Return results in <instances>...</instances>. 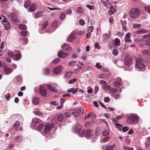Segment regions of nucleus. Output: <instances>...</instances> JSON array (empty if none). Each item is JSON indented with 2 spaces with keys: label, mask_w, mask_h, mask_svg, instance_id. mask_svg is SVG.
Listing matches in <instances>:
<instances>
[{
  "label": "nucleus",
  "mask_w": 150,
  "mask_h": 150,
  "mask_svg": "<svg viewBox=\"0 0 150 150\" xmlns=\"http://www.w3.org/2000/svg\"><path fill=\"white\" fill-rule=\"evenodd\" d=\"M14 142L20 143L22 140V137L20 136H17L12 138V139Z\"/></svg>",
  "instance_id": "obj_15"
},
{
  "label": "nucleus",
  "mask_w": 150,
  "mask_h": 150,
  "mask_svg": "<svg viewBox=\"0 0 150 150\" xmlns=\"http://www.w3.org/2000/svg\"><path fill=\"white\" fill-rule=\"evenodd\" d=\"M115 45L116 46H118L120 43V40L118 38H116L114 40Z\"/></svg>",
  "instance_id": "obj_29"
},
{
  "label": "nucleus",
  "mask_w": 150,
  "mask_h": 150,
  "mask_svg": "<svg viewBox=\"0 0 150 150\" xmlns=\"http://www.w3.org/2000/svg\"><path fill=\"white\" fill-rule=\"evenodd\" d=\"M140 15L139 10L137 8L132 9L129 13L130 17L132 18H136L138 17Z\"/></svg>",
  "instance_id": "obj_1"
},
{
  "label": "nucleus",
  "mask_w": 150,
  "mask_h": 150,
  "mask_svg": "<svg viewBox=\"0 0 150 150\" xmlns=\"http://www.w3.org/2000/svg\"><path fill=\"white\" fill-rule=\"evenodd\" d=\"M94 28L93 26L89 27L88 29V31L91 33L93 30Z\"/></svg>",
  "instance_id": "obj_57"
},
{
  "label": "nucleus",
  "mask_w": 150,
  "mask_h": 150,
  "mask_svg": "<svg viewBox=\"0 0 150 150\" xmlns=\"http://www.w3.org/2000/svg\"><path fill=\"white\" fill-rule=\"evenodd\" d=\"M37 7V5L35 3H33L32 4L31 7L29 8L28 11L29 12H32L34 11Z\"/></svg>",
  "instance_id": "obj_16"
},
{
  "label": "nucleus",
  "mask_w": 150,
  "mask_h": 150,
  "mask_svg": "<svg viewBox=\"0 0 150 150\" xmlns=\"http://www.w3.org/2000/svg\"><path fill=\"white\" fill-rule=\"evenodd\" d=\"M109 133L108 130L105 129L103 132V134L104 136H106L108 135Z\"/></svg>",
  "instance_id": "obj_49"
},
{
  "label": "nucleus",
  "mask_w": 150,
  "mask_h": 150,
  "mask_svg": "<svg viewBox=\"0 0 150 150\" xmlns=\"http://www.w3.org/2000/svg\"><path fill=\"white\" fill-rule=\"evenodd\" d=\"M131 35V34L130 33H127L125 36V40L126 42H130L131 40L130 39V37Z\"/></svg>",
  "instance_id": "obj_20"
},
{
  "label": "nucleus",
  "mask_w": 150,
  "mask_h": 150,
  "mask_svg": "<svg viewBox=\"0 0 150 150\" xmlns=\"http://www.w3.org/2000/svg\"><path fill=\"white\" fill-rule=\"evenodd\" d=\"M64 115L66 117L68 118L71 116V114L69 112H66L64 113Z\"/></svg>",
  "instance_id": "obj_51"
},
{
  "label": "nucleus",
  "mask_w": 150,
  "mask_h": 150,
  "mask_svg": "<svg viewBox=\"0 0 150 150\" xmlns=\"http://www.w3.org/2000/svg\"><path fill=\"white\" fill-rule=\"evenodd\" d=\"M146 11L150 14V6H146L144 7Z\"/></svg>",
  "instance_id": "obj_43"
},
{
  "label": "nucleus",
  "mask_w": 150,
  "mask_h": 150,
  "mask_svg": "<svg viewBox=\"0 0 150 150\" xmlns=\"http://www.w3.org/2000/svg\"><path fill=\"white\" fill-rule=\"evenodd\" d=\"M40 94L42 96H45L47 95V92L45 88L42 86H40L39 89Z\"/></svg>",
  "instance_id": "obj_13"
},
{
  "label": "nucleus",
  "mask_w": 150,
  "mask_h": 150,
  "mask_svg": "<svg viewBox=\"0 0 150 150\" xmlns=\"http://www.w3.org/2000/svg\"><path fill=\"white\" fill-rule=\"evenodd\" d=\"M63 49H65V50L68 52L71 51V47L68 45L64 43L62 46Z\"/></svg>",
  "instance_id": "obj_18"
},
{
  "label": "nucleus",
  "mask_w": 150,
  "mask_h": 150,
  "mask_svg": "<svg viewBox=\"0 0 150 150\" xmlns=\"http://www.w3.org/2000/svg\"><path fill=\"white\" fill-rule=\"evenodd\" d=\"M4 71L5 73L6 74H8L12 71V69L11 68L7 67L4 69Z\"/></svg>",
  "instance_id": "obj_24"
},
{
  "label": "nucleus",
  "mask_w": 150,
  "mask_h": 150,
  "mask_svg": "<svg viewBox=\"0 0 150 150\" xmlns=\"http://www.w3.org/2000/svg\"><path fill=\"white\" fill-rule=\"evenodd\" d=\"M83 8L81 7H79L76 10V11L78 13H82L83 12Z\"/></svg>",
  "instance_id": "obj_41"
},
{
  "label": "nucleus",
  "mask_w": 150,
  "mask_h": 150,
  "mask_svg": "<svg viewBox=\"0 0 150 150\" xmlns=\"http://www.w3.org/2000/svg\"><path fill=\"white\" fill-rule=\"evenodd\" d=\"M20 34L22 36H25L27 35V32L25 31H22L20 32Z\"/></svg>",
  "instance_id": "obj_54"
},
{
  "label": "nucleus",
  "mask_w": 150,
  "mask_h": 150,
  "mask_svg": "<svg viewBox=\"0 0 150 150\" xmlns=\"http://www.w3.org/2000/svg\"><path fill=\"white\" fill-rule=\"evenodd\" d=\"M115 147V145H114L109 146L106 148V150H112Z\"/></svg>",
  "instance_id": "obj_37"
},
{
  "label": "nucleus",
  "mask_w": 150,
  "mask_h": 150,
  "mask_svg": "<svg viewBox=\"0 0 150 150\" xmlns=\"http://www.w3.org/2000/svg\"><path fill=\"white\" fill-rule=\"evenodd\" d=\"M102 87L103 89L106 90H110L111 88L110 86L107 85V84H106L104 86H103Z\"/></svg>",
  "instance_id": "obj_39"
},
{
  "label": "nucleus",
  "mask_w": 150,
  "mask_h": 150,
  "mask_svg": "<svg viewBox=\"0 0 150 150\" xmlns=\"http://www.w3.org/2000/svg\"><path fill=\"white\" fill-rule=\"evenodd\" d=\"M63 67L62 65H60L54 68L53 73L55 74H57L60 72Z\"/></svg>",
  "instance_id": "obj_10"
},
{
  "label": "nucleus",
  "mask_w": 150,
  "mask_h": 150,
  "mask_svg": "<svg viewBox=\"0 0 150 150\" xmlns=\"http://www.w3.org/2000/svg\"><path fill=\"white\" fill-rule=\"evenodd\" d=\"M117 10L116 8H115L113 7H111L110 8L109 11L108 12V14L110 16H111L112 15L114 12H115Z\"/></svg>",
  "instance_id": "obj_19"
},
{
  "label": "nucleus",
  "mask_w": 150,
  "mask_h": 150,
  "mask_svg": "<svg viewBox=\"0 0 150 150\" xmlns=\"http://www.w3.org/2000/svg\"><path fill=\"white\" fill-rule=\"evenodd\" d=\"M30 1L29 0H27L24 4L25 7L27 8L29 7L30 6Z\"/></svg>",
  "instance_id": "obj_28"
},
{
  "label": "nucleus",
  "mask_w": 150,
  "mask_h": 150,
  "mask_svg": "<svg viewBox=\"0 0 150 150\" xmlns=\"http://www.w3.org/2000/svg\"><path fill=\"white\" fill-rule=\"evenodd\" d=\"M18 27L21 30H25L27 29L26 25L22 24H19L18 25Z\"/></svg>",
  "instance_id": "obj_32"
},
{
  "label": "nucleus",
  "mask_w": 150,
  "mask_h": 150,
  "mask_svg": "<svg viewBox=\"0 0 150 150\" xmlns=\"http://www.w3.org/2000/svg\"><path fill=\"white\" fill-rule=\"evenodd\" d=\"M82 126L79 124H76L75 126L74 130L75 132L78 133L81 137H83V131H82Z\"/></svg>",
  "instance_id": "obj_4"
},
{
  "label": "nucleus",
  "mask_w": 150,
  "mask_h": 150,
  "mask_svg": "<svg viewBox=\"0 0 150 150\" xmlns=\"http://www.w3.org/2000/svg\"><path fill=\"white\" fill-rule=\"evenodd\" d=\"M65 16V14L64 13H62L59 15V18L60 20H62L64 19Z\"/></svg>",
  "instance_id": "obj_38"
},
{
  "label": "nucleus",
  "mask_w": 150,
  "mask_h": 150,
  "mask_svg": "<svg viewBox=\"0 0 150 150\" xmlns=\"http://www.w3.org/2000/svg\"><path fill=\"white\" fill-rule=\"evenodd\" d=\"M72 73L70 71L67 72L64 75L66 78H68L70 77L72 75Z\"/></svg>",
  "instance_id": "obj_34"
},
{
  "label": "nucleus",
  "mask_w": 150,
  "mask_h": 150,
  "mask_svg": "<svg viewBox=\"0 0 150 150\" xmlns=\"http://www.w3.org/2000/svg\"><path fill=\"white\" fill-rule=\"evenodd\" d=\"M60 61V59L59 58H56L53 60L52 62L54 64H56L58 63Z\"/></svg>",
  "instance_id": "obj_52"
},
{
  "label": "nucleus",
  "mask_w": 150,
  "mask_h": 150,
  "mask_svg": "<svg viewBox=\"0 0 150 150\" xmlns=\"http://www.w3.org/2000/svg\"><path fill=\"white\" fill-rule=\"evenodd\" d=\"M123 148L125 150H133V148H130L127 146H124L123 147Z\"/></svg>",
  "instance_id": "obj_56"
},
{
  "label": "nucleus",
  "mask_w": 150,
  "mask_h": 150,
  "mask_svg": "<svg viewBox=\"0 0 150 150\" xmlns=\"http://www.w3.org/2000/svg\"><path fill=\"white\" fill-rule=\"evenodd\" d=\"M21 55L20 52L16 54L15 56H14L13 59L15 60H18L21 58Z\"/></svg>",
  "instance_id": "obj_21"
},
{
  "label": "nucleus",
  "mask_w": 150,
  "mask_h": 150,
  "mask_svg": "<svg viewBox=\"0 0 150 150\" xmlns=\"http://www.w3.org/2000/svg\"><path fill=\"white\" fill-rule=\"evenodd\" d=\"M74 111L72 112V115L75 117L78 118L79 117V115L80 113V110L79 108H76L74 110Z\"/></svg>",
  "instance_id": "obj_11"
},
{
  "label": "nucleus",
  "mask_w": 150,
  "mask_h": 150,
  "mask_svg": "<svg viewBox=\"0 0 150 150\" xmlns=\"http://www.w3.org/2000/svg\"><path fill=\"white\" fill-rule=\"evenodd\" d=\"M8 17L13 22H16L17 21V17L14 13H11L8 16Z\"/></svg>",
  "instance_id": "obj_7"
},
{
  "label": "nucleus",
  "mask_w": 150,
  "mask_h": 150,
  "mask_svg": "<svg viewBox=\"0 0 150 150\" xmlns=\"http://www.w3.org/2000/svg\"><path fill=\"white\" fill-rule=\"evenodd\" d=\"M146 32V30L144 29H142L137 31V33L139 34H142L145 33Z\"/></svg>",
  "instance_id": "obj_30"
},
{
  "label": "nucleus",
  "mask_w": 150,
  "mask_h": 150,
  "mask_svg": "<svg viewBox=\"0 0 150 150\" xmlns=\"http://www.w3.org/2000/svg\"><path fill=\"white\" fill-rule=\"evenodd\" d=\"M11 96L9 93H8L5 95V98L6 99L7 101H8L9 98L11 97Z\"/></svg>",
  "instance_id": "obj_55"
},
{
  "label": "nucleus",
  "mask_w": 150,
  "mask_h": 150,
  "mask_svg": "<svg viewBox=\"0 0 150 150\" xmlns=\"http://www.w3.org/2000/svg\"><path fill=\"white\" fill-rule=\"evenodd\" d=\"M76 63V62L75 61H74L73 62H70L69 64L68 65L69 66H74L75 65Z\"/></svg>",
  "instance_id": "obj_59"
},
{
  "label": "nucleus",
  "mask_w": 150,
  "mask_h": 150,
  "mask_svg": "<svg viewBox=\"0 0 150 150\" xmlns=\"http://www.w3.org/2000/svg\"><path fill=\"white\" fill-rule=\"evenodd\" d=\"M104 39L103 40V41L105 42H106V40L108 39L109 38V35L107 33H105L103 35V36Z\"/></svg>",
  "instance_id": "obj_35"
},
{
  "label": "nucleus",
  "mask_w": 150,
  "mask_h": 150,
  "mask_svg": "<svg viewBox=\"0 0 150 150\" xmlns=\"http://www.w3.org/2000/svg\"><path fill=\"white\" fill-rule=\"evenodd\" d=\"M77 88L75 89V88H73L67 90V92L69 93L72 92V93L74 94L77 91Z\"/></svg>",
  "instance_id": "obj_22"
},
{
  "label": "nucleus",
  "mask_w": 150,
  "mask_h": 150,
  "mask_svg": "<svg viewBox=\"0 0 150 150\" xmlns=\"http://www.w3.org/2000/svg\"><path fill=\"white\" fill-rule=\"evenodd\" d=\"M83 137L85 136L88 139H90L93 137L91 129L87 130L86 131H83Z\"/></svg>",
  "instance_id": "obj_5"
},
{
  "label": "nucleus",
  "mask_w": 150,
  "mask_h": 150,
  "mask_svg": "<svg viewBox=\"0 0 150 150\" xmlns=\"http://www.w3.org/2000/svg\"><path fill=\"white\" fill-rule=\"evenodd\" d=\"M139 118L137 115H132L128 117L127 121L131 124L136 123L139 121Z\"/></svg>",
  "instance_id": "obj_3"
},
{
  "label": "nucleus",
  "mask_w": 150,
  "mask_h": 150,
  "mask_svg": "<svg viewBox=\"0 0 150 150\" xmlns=\"http://www.w3.org/2000/svg\"><path fill=\"white\" fill-rule=\"evenodd\" d=\"M47 86L48 87V88L49 89L52 91H54L55 90V88L52 86L47 84Z\"/></svg>",
  "instance_id": "obj_33"
},
{
  "label": "nucleus",
  "mask_w": 150,
  "mask_h": 150,
  "mask_svg": "<svg viewBox=\"0 0 150 150\" xmlns=\"http://www.w3.org/2000/svg\"><path fill=\"white\" fill-rule=\"evenodd\" d=\"M16 80L18 81H21L22 80V78L21 76H18L16 77Z\"/></svg>",
  "instance_id": "obj_48"
},
{
  "label": "nucleus",
  "mask_w": 150,
  "mask_h": 150,
  "mask_svg": "<svg viewBox=\"0 0 150 150\" xmlns=\"http://www.w3.org/2000/svg\"><path fill=\"white\" fill-rule=\"evenodd\" d=\"M54 127V125L51 123L47 124L45 126L44 130V132L46 133L49 132L50 130Z\"/></svg>",
  "instance_id": "obj_12"
},
{
  "label": "nucleus",
  "mask_w": 150,
  "mask_h": 150,
  "mask_svg": "<svg viewBox=\"0 0 150 150\" xmlns=\"http://www.w3.org/2000/svg\"><path fill=\"white\" fill-rule=\"evenodd\" d=\"M44 127V125L43 123L40 124L38 127V129L39 130H42Z\"/></svg>",
  "instance_id": "obj_47"
},
{
  "label": "nucleus",
  "mask_w": 150,
  "mask_h": 150,
  "mask_svg": "<svg viewBox=\"0 0 150 150\" xmlns=\"http://www.w3.org/2000/svg\"><path fill=\"white\" fill-rule=\"evenodd\" d=\"M63 115L62 114H59L57 117V120L59 122H61L64 120Z\"/></svg>",
  "instance_id": "obj_23"
},
{
  "label": "nucleus",
  "mask_w": 150,
  "mask_h": 150,
  "mask_svg": "<svg viewBox=\"0 0 150 150\" xmlns=\"http://www.w3.org/2000/svg\"><path fill=\"white\" fill-rule=\"evenodd\" d=\"M32 102L33 104L36 105L38 104V100L37 98H35L33 100Z\"/></svg>",
  "instance_id": "obj_50"
},
{
  "label": "nucleus",
  "mask_w": 150,
  "mask_h": 150,
  "mask_svg": "<svg viewBox=\"0 0 150 150\" xmlns=\"http://www.w3.org/2000/svg\"><path fill=\"white\" fill-rule=\"evenodd\" d=\"M7 54H8V56L9 57H11V58H13H13H14V56H15V55L13 53H12L11 52H8Z\"/></svg>",
  "instance_id": "obj_46"
},
{
  "label": "nucleus",
  "mask_w": 150,
  "mask_h": 150,
  "mask_svg": "<svg viewBox=\"0 0 150 150\" xmlns=\"http://www.w3.org/2000/svg\"><path fill=\"white\" fill-rule=\"evenodd\" d=\"M135 67L140 69H145V65L144 64V61L142 59L137 58L136 59Z\"/></svg>",
  "instance_id": "obj_2"
},
{
  "label": "nucleus",
  "mask_w": 150,
  "mask_h": 150,
  "mask_svg": "<svg viewBox=\"0 0 150 150\" xmlns=\"http://www.w3.org/2000/svg\"><path fill=\"white\" fill-rule=\"evenodd\" d=\"M142 52L145 55H150V52L148 50H143Z\"/></svg>",
  "instance_id": "obj_45"
},
{
  "label": "nucleus",
  "mask_w": 150,
  "mask_h": 150,
  "mask_svg": "<svg viewBox=\"0 0 150 150\" xmlns=\"http://www.w3.org/2000/svg\"><path fill=\"white\" fill-rule=\"evenodd\" d=\"M20 123L19 122L17 121H16L13 125V127L14 128L17 129L19 127Z\"/></svg>",
  "instance_id": "obj_36"
},
{
  "label": "nucleus",
  "mask_w": 150,
  "mask_h": 150,
  "mask_svg": "<svg viewBox=\"0 0 150 150\" xmlns=\"http://www.w3.org/2000/svg\"><path fill=\"white\" fill-rule=\"evenodd\" d=\"M118 90L115 88H112L111 89H110L109 91L111 93H114L115 92H117Z\"/></svg>",
  "instance_id": "obj_44"
},
{
  "label": "nucleus",
  "mask_w": 150,
  "mask_h": 150,
  "mask_svg": "<svg viewBox=\"0 0 150 150\" xmlns=\"http://www.w3.org/2000/svg\"><path fill=\"white\" fill-rule=\"evenodd\" d=\"M112 52L113 54L115 55H117L118 54V51L116 49H113Z\"/></svg>",
  "instance_id": "obj_58"
},
{
  "label": "nucleus",
  "mask_w": 150,
  "mask_h": 150,
  "mask_svg": "<svg viewBox=\"0 0 150 150\" xmlns=\"http://www.w3.org/2000/svg\"><path fill=\"white\" fill-rule=\"evenodd\" d=\"M58 55L59 57L62 58L66 57L68 55V54L60 51L58 52Z\"/></svg>",
  "instance_id": "obj_17"
},
{
  "label": "nucleus",
  "mask_w": 150,
  "mask_h": 150,
  "mask_svg": "<svg viewBox=\"0 0 150 150\" xmlns=\"http://www.w3.org/2000/svg\"><path fill=\"white\" fill-rule=\"evenodd\" d=\"M113 84L116 87H118L121 86V82H118L117 81H115L113 82Z\"/></svg>",
  "instance_id": "obj_31"
},
{
  "label": "nucleus",
  "mask_w": 150,
  "mask_h": 150,
  "mask_svg": "<svg viewBox=\"0 0 150 150\" xmlns=\"http://www.w3.org/2000/svg\"><path fill=\"white\" fill-rule=\"evenodd\" d=\"M115 126H116V127L119 130H121L122 128V126L118 124V123H115Z\"/></svg>",
  "instance_id": "obj_42"
},
{
  "label": "nucleus",
  "mask_w": 150,
  "mask_h": 150,
  "mask_svg": "<svg viewBox=\"0 0 150 150\" xmlns=\"http://www.w3.org/2000/svg\"><path fill=\"white\" fill-rule=\"evenodd\" d=\"M77 79H74L71 80L69 81V83L70 84H72L76 81Z\"/></svg>",
  "instance_id": "obj_62"
},
{
  "label": "nucleus",
  "mask_w": 150,
  "mask_h": 150,
  "mask_svg": "<svg viewBox=\"0 0 150 150\" xmlns=\"http://www.w3.org/2000/svg\"><path fill=\"white\" fill-rule=\"evenodd\" d=\"M141 26V25L139 24L133 25V28H139Z\"/></svg>",
  "instance_id": "obj_63"
},
{
  "label": "nucleus",
  "mask_w": 150,
  "mask_h": 150,
  "mask_svg": "<svg viewBox=\"0 0 150 150\" xmlns=\"http://www.w3.org/2000/svg\"><path fill=\"white\" fill-rule=\"evenodd\" d=\"M146 146L148 148L150 146V137L148 138L147 140L146 143Z\"/></svg>",
  "instance_id": "obj_40"
},
{
  "label": "nucleus",
  "mask_w": 150,
  "mask_h": 150,
  "mask_svg": "<svg viewBox=\"0 0 150 150\" xmlns=\"http://www.w3.org/2000/svg\"><path fill=\"white\" fill-rule=\"evenodd\" d=\"M79 24L81 25H83L85 23V21L82 19H81L79 21Z\"/></svg>",
  "instance_id": "obj_53"
},
{
  "label": "nucleus",
  "mask_w": 150,
  "mask_h": 150,
  "mask_svg": "<svg viewBox=\"0 0 150 150\" xmlns=\"http://www.w3.org/2000/svg\"><path fill=\"white\" fill-rule=\"evenodd\" d=\"M41 120L37 118H33L31 123V127L33 128L36 126V124L40 122Z\"/></svg>",
  "instance_id": "obj_8"
},
{
  "label": "nucleus",
  "mask_w": 150,
  "mask_h": 150,
  "mask_svg": "<svg viewBox=\"0 0 150 150\" xmlns=\"http://www.w3.org/2000/svg\"><path fill=\"white\" fill-rule=\"evenodd\" d=\"M74 39V35L73 34H71L67 39V41L69 42H71L73 41Z\"/></svg>",
  "instance_id": "obj_25"
},
{
  "label": "nucleus",
  "mask_w": 150,
  "mask_h": 150,
  "mask_svg": "<svg viewBox=\"0 0 150 150\" xmlns=\"http://www.w3.org/2000/svg\"><path fill=\"white\" fill-rule=\"evenodd\" d=\"M83 64L81 62H79L78 64H76V66L78 67V68L75 69L74 71V72L75 74H76L79 71L80 69L83 66Z\"/></svg>",
  "instance_id": "obj_14"
},
{
  "label": "nucleus",
  "mask_w": 150,
  "mask_h": 150,
  "mask_svg": "<svg viewBox=\"0 0 150 150\" xmlns=\"http://www.w3.org/2000/svg\"><path fill=\"white\" fill-rule=\"evenodd\" d=\"M103 2L104 6L105 7H108L109 6V2L104 1H103Z\"/></svg>",
  "instance_id": "obj_64"
},
{
  "label": "nucleus",
  "mask_w": 150,
  "mask_h": 150,
  "mask_svg": "<svg viewBox=\"0 0 150 150\" xmlns=\"http://www.w3.org/2000/svg\"><path fill=\"white\" fill-rule=\"evenodd\" d=\"M96 67L98 69H100L102 67V66L100 64V63H97L96 64Z\"/></svg>",
  "instance_id": "obj_61"
},
{
  "label": "nucleus",
  "mask_w": 150,
  "mask_h": 150,
  "mask_svg": "<svg viewBox=\"0 0 150 150\" xmlns=\"http://www.w3.org/2000/svg\"><path fill=\"white\" fill-rule=\"evenodd\" d=\"M143 38L146 39L145 40V44L147 45H150V34L144 35Z\"/></svg>",
  "instance_id": "obj_9"
},
{
  "label": "nucleus",
  "mask_w": 150,
  "mask_h": 150,
  "mask_svg": "<svg viewBox=\"0 0 150 150\" xmlns=\"http://www.w3.org/2000/svg\"><path fill=\"white\" fill-rule=\"evenodd\" d=\"M3 24L4 25L6 30H8L10 28V25L8 22H6L5 23H3Z\"/></svg>",
  "instance_id": "obj_26"
},
{
  "label": "nucleus",
  "mask_w": 150,
  "mask_h": 150,
  "mask_svg": "<svg viewBox=\"0 0 150 150\" xmlns=\"http://www.w3.org/2000/svg\"><path fill=\"white\" fill-rule=\"evenodd\" d=\"M100 83L103 86H104L106 84H107V83L104 80H101L100 81Z\"/></svg>",
  "instance_id": "obj_60"
},
{
  "label": "nucleus",
  "mask_w": 150,
  "mask_h": 150,
  "mask_svg": "<svg viewBox=\"0 0 150 150\" xmlns=\"http://www.w3.org/2000/svg\"><path fill=\"white\" fill-rule=\"evenodd\" d=\"M124 62L125 64L128 66H129L132 64V61L129 55H125Z\"/></svg>",
  "instance_id": "obj_6"
},
{
  "label": "nucleus",
  "mask_w": 150,
  "mask_h": 150,
  "mask_svg": "<svg viewBox=\"0 0 150 150\" xmlns=\"http://www.w3.org/2000/svg\"><path fill=\"white\" fill-rule=\"evenodd\" d=\"M43 14V12L42 11H39L35 15V18H38L40 16Z\"/></svg>",
  "instance_id": "obj_27"
}]
</instances>
